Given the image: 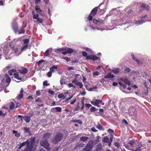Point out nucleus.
I'll return each instance as SVG.
<instances>
[{
	"instance_id": "3c124183",
	"label": "nucleus",
	"mask_w": 151,
	"mask_h": 151,
	"mask_svg": "<svg viewBox=\"0 0 151 151\" xmlns=\"http://www.w3.org/2000/svg\"><path fill=\"white\" fill-rule=\"evenodd\" d=\"M79 103H78L77 105L76 106V107L75 108L74 110L75 111H78L79 110L80 107L79 106Z\"/></svg>"
},
{
	"instance_id": "37998d69",
	"label": "nucleus",
	"mask_w": 151,
	"mask_h": 151,
	"mask_svg": "<svg viewBox=\"0 0 151 151\" xmlns=\"http://www.w3.org/2000/svg\"><path fill=\"white\" fill-rule=\"evenodd\" d=\"M125 147L128 149V150H131V151H133L134 149L132 148H130V146L127 145H124Z\"/></svg>"
},
{
	"instance_id": "2eb2a0df",
	"label": "nucleus",
	"mask_w": 151,
	"mask_h": 151,
	"mask_svg": "<svg viewBox=\"0 0 151 151\" xmlns=\"http://www.w3.org/2000/svg\"><path fill=\"white\" fill-rule=\"evenodd\" d=\"M24 92V90L22 88L21 89L19 93V94L18 95L17 99H22L23 96V93Z\"/></svg>"
},
{
	"instance_id": "e433bc0d",
	"label": "nucleus",
	"mask_w": 151,
	"mask_h": 151,
	"mask_svg": "<svg viewBox=\"0 0 151 151\" xmlns=\"http://www.w3.org/2000/svg\"><path fill=\"white\" fill-rule=\"evenodd\" d=\"M131 71V69L127 67H125L124 70V73H127L130 72Z\"/></svg>"
},
{
	"instance_id": "20e7f679",
	"label": "nucleus",
	"mask_w": 151,
	"mask_h": 151,
	"mask_svg": "<svg viewBox=\"0 0 151 151\" xmlns=\"http://www.w3.org/2000/svg\"><path fill=\"white\" fill-rule=\"evenodd\" d=\"M29 39L26 38L23 40L24 45L21 48V50L23 51L26 50L28 46V43L29 42Z\"/></svg>"
},
{
	"instance_id": "c756f323",
	"label": "nucleus",
	"mask_w": 151,
	"mask_h": 151,
	"mask_svg": "<svg viewBox=\"0 0 151 151\" xmlns=\"http://www.w3.org/2000/svg\"><path fill=\"white\" fill-rule=\"evenodd\" d=\"M89 138L88 137H82L80 138V140L81 141H83V142H85V141L87 140Z\"/></svg>"
},
{
	"instance_id": "4be33fe9",
	"label": "nucleus",
	"mask_w": 151,
	"mask_h": 151,
	"mask_svg": "<svg viewBox=\"0 0 151 151\" xmlns=\"http://www.w3.org/2000/svg\"><path fill=\"white\" fill-rule=\"evenodd\" d=\"M35 9L37 11V13L41 15H42V11L40 9V8L38 5H37L35 6Z\"/></svg>"
},
{
	"instance_id": "9b49d317",
	"label": "nucleus",
	"mask_w": 151,
	"mask_h": 151,
	"mask_svg": "<svg viewBox=\"0 0 151 151\" xmlns=\"http://www.w3.org/2000/svg\"><path fill=\"white\" fill-rule=\"evenodd\" d=\"M26 27V25L25 24L24 25L22 26V27H21L20 29L19 30H18L17 33L18 34H24L25 32V30L24 29Z\"/></svg>"
},
{
	"instance_id": "79ce46f5",
	"label": "nucleus",
	"mask_w": 151,
	"mask_h": 151,
	"mask_svg": "<svg viewBox=\"0 0 151 151\" xmlns=\"http://www.w3.org/2000/svg\"><path fill=\"white\" fill-rule=\"evenodd\" d=\"M108 131L109 133L111 134V135H112L114 134V131L112 129H109L108 130Z\"/></svg>"
},
{
	"instance_id": "72a5a7b5",
	"label": "nucleus",
	"mask_w": 151,
	"mask_h": 151,
	"mask_svg": "<svg viewBox=\"0 0 151 151\" xmlns=\"http://www.w3.org/2000/svg\"><path fill=\"white\" fill-rule=\"evenodd\" d=\"M66 50V47H64L61 48L57 49L56 50L60 52L65 51Z\"/></svg>"
},
{
	"instance_id": "1a4fd4ad",
	"label": "nucleus",
	"mask_w": 151,
	"mask_h": 151,
	"mask_svg": "<svg viewBox=\"0 0 151 151\" xmlns=\"http://www.w3.org/2000/svg\"><path fill=\"white\" fill-rule=\"evenodd\" d=\"M12 28L15 33H17L18 32V25L15 22L12 24Z\"/></svg>"
},
{
	"instance_id": "c9c22d12",
	"label": "nucleus",
	"mask_w": 151,
	"mask_h": 151,
	"mask_svg": "<svg viewBox=\"0 0 151 151\" xmlns=\"http://www.w3.org/2000/svg\"><path fill=\"white\" fill-rule=\"evenodd\" d=\"M43 22V19L40 18H39L37 19V22L39 24H42Z\"/></svg>"
},
{
	"instance_id": "09e8293b",
	"label": "nucleus",
	"mask_w": 151,
	"mask_h": 151,
	"mask_svg": "<svg viewBox=\"0 0 151 151\" xmlns=\"http://www.w3.org/2000/svg\"><path fill=\"white\" fill-rule=\"evenodd\" d=\"M24 130L27 133H30L29 128L25 127L24 128Z\"/></svg>"
},
{
	"instance_id": "0eeeda50",
	"label": "nucleus",
	"mask_w": 151,
	"mask_h": 151,
	"mask_svg": "<svg viewBox=\"0 0 151 151\" xmlns=\"http://www.w3.org/2000/svg\"><path fill=\"white\" fill-rule=\"evenodd\" d=\"M93 146V140H91L89 141L85 147L91 150Z\"/></svg>"
},
{
	"instance_id": "5701e85b",
	"label": "nucleus",
	"mask_w": 151,
	"mask_h": 151,
	"mask_svg": "<svg viewBox=\"0 0 151 151\" xmlns=\"http://www.w3.org/2000/svg\"><path fill=\"white\" fill-rule=\"evenodd\" d=\"M4 76L6 78V83H8V84H9L11 81V78L6 73L5 74Z\"/></svg>"
},
{
	"instance_id": "6e6d98bb",
	"label": "nucleus",
	"mask_w": 151,
	"mask_h": 151,
	"mask_svg": "<svg viewBox=\"0 0 151 151\" xmlns=\"http://www.w3.org/2000/svg\"><path fill=\"white\" fill-rule=\"evenodd\" d=\"M73 97V96L72 95L71 96H70L68 98H66L65 99V101L66 102H68L70 99Z\"/></svg>"
},
{
	"instance_id": "6e6552de",
	"label": "nucleus",
	"mask_w": 151,
	"mask_h": 151,
	"mask_svg": "<svg viewBox=\"0 0 151 151\" xmlns=\"http://www.w3.org/2000/svg\"><path fill=\"white\" fill-rule=\"evenodd\" d=\"M128 144L129 145L130 148H132L134 149H135L136 147V144L134 140H132L128 142Z\"/></svg>"
},
{
	"instance_id": "393cba45",
	"label": "nucleus",
	"mask_w": 151,
	"mask_h": 151,
	"mask_svg": "<svg viewBox=\"0 0 151 151\" xmlns=\"http://www.w3.org/2000/svg\"><path fill=\"white\" fill-rule=\"evenodd\" d=\"M114 77V76L111 73H109L107 74L106 76H104V78H113Z\"/></svg>"
},
{
	"instance_id": "4d7b16f0",
	"label": "nucleus",
	"mask_w": 151,
	"mask_h": 151,
	"mask_svg": "<svg viewBox=\"0 0 151 151\" xmlns=\"http://www.w3.org/2000/svg\"><path fill=\"white\" fill-rule=\"evenodd\" d=\"M97 88V86H94L93 87H91L89 88H88V90L89 91H92L93 89H96Z\"/></svg>"
},
{
	"instance_id": "69168bd1",
	"label": "nucleus",
	"mask_w": 151,
	"mask_h": 151,
	"mask_svg": "<svg viewBox=\"0 0 151 151\" xmlns=\"http://www.w3.org/2000/svg\"><path fill=\"white\" fill-rule=\"evenodd\" d=\"M82 151H91V150L85 147L83 150Z\"/></svg>"
},
{
	"instance_id": "8fccbe9b",
	"label": "nucleus",
	"mask_w": 151,
	"mask_h": 151,
	"mask_svg": "<svg viewBox=\"0 0 151 151\" xmlns=\"http://www.w3.org/2000/svg\"><path fill=\"white\" fill-rule=\"evenodd\" d=\"M39 16V15L38 14H34L33 15V18L34 19H38L39 17H38Z\"/></svg>"
},
{
	"instance_id": "423d86ee",
	"label": "nucleus",
	"mask_w": 151,
	"mask_h": 151,
	"mask_svg": "<svg viewBox=\"0 0 151 151\" xmlns=\"http://www.w3.org/2000/svg\"><path fill=\"white\" fill-rule=\"evenodd\" d=\"M143 9H145L147 11H148L150 10V7L148 5L143 4L141 6L140 11H142Z\"/></svg>"
},
{
	"instance_id": "f03ea898",
	"label": "nucleus",
	"mask_w": 151,
	"mask_h": 151,
	"mask_svg": "<svg viewBox=\"0 0 151 151\" xmlns=\"http://www.w3.org/2000/svg\"><path fill=\"white\" fill-rule=\"evenodd\" d=\"M63 134L60 132L57 133L52 139V142L54 144H58L63 139Z\"/></svg>"
},
{
	"instance_id": "473e14b6",
	"label": "nucleus",
	"mask_w": 151,
	"mask_h": 151,
	"mask_svg": "<svg viewBox=\"0 0 151 151\" xmlns=\"http://www.w3.org/2000/svg\"><path fill=\"white\" fill-rule=\"evenodd\" d=\"M112 72L116 74H117L119 73V68H115L112 70Z\"/></svg>"
},
{
	"instance_id": "052dcab7",
	"label": "nucleus",
	"mask_w": 151,
	"mask_h": 151,
	"mask_svg": "<svg viewBox=\"0 0 151 151\" xmlns=\"http://www.w3.org/2000/svg\"><path fill=\"white\" fill-rule=\"evenodd\" d=\"M5 114L3 112L1 111H0V116L3 117H4L5 116Z\"/></svg>"
},
{
	"instance_id": "a878e982",
	"label": "nucleus",
	"mask_w": 151,
	"mask_h": 151,
	"mask_svg": "<svg viewBox=\"0 0 151 151\" xmlns=\"http://www.w3.org/2000/svg\"><path fill=\"white\" fill-rule=\"evenodd\" d=\"M131 56L132 57V58L133 60L135 61L136 62H137L138 64H139L140 63V61L136 58L135 57L134 55V54H132L131 55Z\"/></svg>"
},
{
	"instance_id": "9d476101",
	"label": "nucleus",
	"mask_w": 151,
	"mask_h": 151,
	"mask_svg": "<svg viewBox=\"0 0 151 151\" xmlns=\"http://www.w3.org/2000/svg\"><path fill=\"white\" fill-rule=\"evenodd\" d=\"M19 71L21 74L25 75L28 72V70L27 69V68L23 67L21 69L19 70Z\"/></svg>"
},
{
	"instance_id": "f3484780",
	"label": "nucleus",
	"mask_w": 151,
	"mask_h": 151,
	"mask_svg": "<svg viewBox=\"0 0 151 151\" xmlns=\"http://www.w3.org/2000/svg\"><path fill=\"white\" fill-rule=\"evenodd\" d=\"M102 149V144L101 143H99L96 146L95 151H101Z\"/></svg>"
},
{
	"instance_id": "39448f33",
	"label": "nucleus",
	"mask_w": 151,
	"mask_h": 151,
	"mask_svg": "<svg viewBox=\"0 0 151 151\" xmlns=\"http://www.w3.org/2000/svg\"><path fill=\"white\" fill-rule=\"evenodd\" d=\"M91 103L93 105L97 106L98 107H100V106L99 105L101 104L102 105H104V104L103 102L101 100L96 99L95 101H91Z\"/></svg>"
},
{
	"instance_id": "0e129e2a",
	"label": "nucleus",
	"mask_w": 151,
	"mask_h": 151,
	"mask_svg": "<svg viewBox=\"0 0 151 151\" xmlns=\"http://www.w3.org/2000/svg\"><path fill=\"white\" fill-rule=\"evenodd\" d=\"M45 62V60H39L38 62V65H40L42 63Z\"/></svg>"
},
{
	"instance_id": "aec40b11",
	"label": "nucleus",
	"mask_w": 151,
	"mask_h": 151,
	"mask_svg": "<svg viewBox=\"0 0 151 151\" xmlns=\"http://www.w3.org/2000/svg\"><path fill=\"white\" fill-rule=\"evenodd\" d=\"M121 80L124 82V83L127 85H128L129 86L131 85L130 82L126 78H121Z\"/></svg>"
},
{
	"instance_id": "4468645a",
	"label": "nucleus",
	"mask_w": 151,
	"mask_h": 151,
	"mask_svg": "<svg viewBox=\"0 0 151 151\" xmlns=\"http://www.w3.org/2000/svg\"><path fill=\"white\" fill-rule=\"evenodd\" d=\"M51 135V133H47L44 134L42 137V139L47 140V139L50 137Z\"/></svg>"
},
{
	"instance_id": "cd10ccee",
	"label": "nucleus",
	"mask_w": 151,
	"mask_h": 151,
	"mask_svg": "<svg viewBox=\"0 0 151 151\" xmlns=\"http://www.w3.org/2000/svg\"><path fill=\"white\" fill-rule=\"evenodd\" d=\"M14 77L19 80H21L22 79V78L19 77V75L17 73H14Z\"/></svg>"
},
{
	"instance_id": "bb28decb",
	"label": "nucleus",
	"mask_w": 151,
	"mask_h": 151,
	"mask_svg": "<svg viewBox=\"0 0 151 151\" xmlns=\"http://www.w3.org/2000/svg\"><path fill=\"white\" fill-rule=\"evenodd\" d=\"M58 68V66L57 65H54L50 68V71L51 73L54 72V69H57Z\"/></svg>"
},
{
	"instance_id": "7c9ffc66",
	"label": "nucleus",
	"mask_w": 151,
	"mask_h": 151,
	"mask_svg": "<svg viewBox=\"0 0 151 151\" xmlns=\"http://www.w3.org/2000/svg\"><path fill=\"white\" fill-rule=\"evenodd\" d=\"M8 85L9 84H8L7 85L5 83V82H4V81L3 82V80H2L0 84V85L1 86L3 87L4 88L7 87Z\"/></svg>"
},
{
	"instance_id": "13d9d810",
	"label": "nucleus",
	"mask_w": 151,
	"mask_h": 151,
	"mask_svg": "<svg viewBox=\"0 0 151 151\" xmlns=\"http://www.w3.org/2000/svg\"><path fill=\"white\" fill-rule=\"evenodd\" d=\"M78 82V81H77V78H75L72 81V82L75 84L76 83H77Z\"/></svg>"
},
{
	"instance_id": "5fc2aeb1",
	"label": "nucleus",
	"mask_w": 151,
	"mask_h": 151,
	"mask_svg": "<svg viewBox=\"0 0 151 151\" xmlns=\"http://www.w3.org/2000/svg\"><path fill=\"white\" fill-rule=\"evenodd\" d=\"M62 58L66 60L67 62H68L70 60V58H68L67 57H63Z\"/></svg>"
},
{
	"instance_id": "a19ab883",
	"label": "nucleus",
	"mask_w": 151,
	"mask_h": 151,
	"mask_svg": "<svg viewBox=\"0 0 151 151\" xmlns=\"http://www.w3.org/2000/svg\"><path fill=\"white\" fill-rule=\"evenodd\" d=\"M58 97L59 98H63L64 99L66 97V96H65L63 94L60 93L58 95Z\"/></svg>"
},
{
	"instance_id": "b1692460",
	"label": "nucleus",
	"mask_w": 151,
	"mask_h": 151,
	"mask_svg": "<svg viewBox=\"0 0 151 151\" xmlns=\"http://www.w3.org/2000/svg\"><path fill=\"white\" fill-rule=\"evenodd\" d=\"M135 110V109L134 107L132 108L129 109V115L131 116L133 115Z\"/></svg>"
},
{
	"instance_id": "412c9836",
	"label": "nucleus",
	"mask_w": 151,
	"mask_h": 151,
	"mask_svg": "<svg viewBox=\"0 0 151 151\" xmlns=\"http://www.w3.org/2000/svg\"><path fill=\"white\" fill-rule=\"evenodd\" d=\"M109 137L106 136L103 137L102 139V142L104 143H108L109 146Z\"/></svg>"
},
{
	"instance_id": "ea45409f",
	"label": "nucleus",
	"mask_w": 151,
	"mask_h": 151,
	"mask_svg": "<svg viewBox=\"0 0 151 151\" xmlns=\"http://www.w3.org/2000/svg\"><path fill=\"white\" fill-rule=\"evenodd\" d=\"M50 52V50L48 49L45 51L44 53V56L46 57L47 56L49 55V54Z\"/></svg>"
},
{
	"instance_id": "2f4dec72",
	"label": "nucleus",
	"mask_w": 151,
	"mask_h": 151,
	"mask_svg": "<svg viewBox=\"0 0 151 151\" xmlns=\"http://www.w3.org/2000/svg\"><path fill=\"white\" fill-rule=\"evenodd\" d=\"M15 105L14 103L13 102L11 103L9 106V110H12L14 108Z\"/></svg>"
},
{
	"instance_id": "864d4df0",
	"label": "nucleus",
	"mask_w": 151,
	"mask_h": 151,
	"mask_svg": "<svg viewBox=\"0 0 151 151\" xmlns=\"http://www.w3.org/2000/svg\"><path fill=\"white\" fill-rule=\"evenodd\" d=\"M114 145L116 147L119 148L120 146V144L119 142H116L114 143Z\"/></svg>"
},
{
	"instance_id": "49530a36",
	"label": "nucleus",
	"mask_w": 151,
	"mask_h": 151,
	"mask_svg": "<svg viewBox=\"0 0 151 151\" xmlns=\"http://www.w3.org/2000/svg\"><path fill=\"white\" fill-rule=\"evenodd\" d=\"M91 107L90 109V111L91 112H94L96 110L95 107L92 106Z\"/></svg>"
},
{
	"instance_id": "4c0bfd02",
	"label": "nucleus",
	"mask_w": 151,
	"mask_h": 151,
	"mask_svg": "<svg viewBox=\"0 0 151 151\" xmlns=\"http://www.w3.org/2000/svg\"><path fill=\"white\" fill-rule=\"evenodd\" d=\"M73 51V49L69 47L67 49V52L68 54H70L72 53Z\"/></svg>"
},
{
	"instance_id": "f257e3e1",
	"label": "nucleus",
	"mask_w": 151,
	"mask_h": 151,
	"mask_svg": "<svg viewBox=\"0 0 151 151\" xmlns=\"http://www.w3.org/2000/svg\"><path fill=\"white\" fill-rule=\"evenodd\" d=\"M35 138L34 137H32L30 138V141L28 139L26 140V141L23 142L20 144L18 149H20L22 147L24 146L25 145L26 147L25 150H23L26 151H32V149L33 148V147L35 143Z\"/></svg>"
},
{
	"instance_id": "ddd939ff",
	"label": "nucleus",
	"mask_w": 151,
	"mask_h": 151,
	"mask_svg": "<svg viewBox=\"0 0 151 151\" xmlns=\"http://www.w3.org/2000/svg\"><path fill=\"white\" fill-rule=\"evenodd\" d=\"M93 23L95 24H97L98 23L102 24H104L103 21L101 19H93Z\"/></svg>"
},
{
	"instance_id": "a211bd4d",
	"label": "nucleus",
	"mask_w": 151,
	"mask_h": 151,
	"mask_svg": "<svg viewBox=\"0 0 151 151\" xmlns=\"http://www.w3.org/2000/svg\"><path fill=\"white\" fill-rule=\"evenodd\" d=\"M23 118L26 123H29L30 121V116H23Z\"/></svg>"
},
{
	"instance_id": "dca6fc26",
	"label": "nucleus",
	"mask_w": 151,
	"mask_h": 151,
	"mask_svg": "<svg viewBox=\"0 0 151 151\" xmlns=\"http://www.w3.org/2000/svg\"><path fill=\"white\" fill-rule=\"evenodd\" d=\"M142 146L144 147V146H143V145L141 142L137 145L136 148H135V149H134V150L133 151H140L141 150V148Z\"/></svg>"
},
{
	"instance_id": "774afa93",
	"label": "nucleus",
	"mask_w": 151,
	"mask_h": 151,
	"mask_svg": "<svg viewBox=\"0 0 151 151\" xmlns=\"http://www.w3.org/2000/svg\"><path fill=\"white\" fill-rule=\"evenodd\" d=\"M82 55L83 56H84L85 57H86H86L87 56V53L86 52H84V51L82 52Z\"/></svg>"
},
{
	"instance_id": "338daca9",
	"label": "nucleus",
	"mask_w": 151,
	"mask_h": 151,
	"mask_svg": "<svg viewBox=\"0 0 151 151\" xmlns=\"http://www.w3.org/2000/svg\"><path fill=\"white\" fill-rule=\"evenodd\" d=\"M35 101L36 102H42V100L40 99L39 97H38L37 99L35 100Z\"/></svg>"
},
{
	"instance_id": "e2e57ef3",
	"label": "nucleus",
	"mask_w": 151,
	"mask_h": 151,
	"mask_svg": "<svg viewBox=\"0 0 151 151\" xmlns=\"http://www.w3.org/2000/svg\"><path fill=\"white\" fill-rule=\"evenodd\" d=\"M68 86L69 88L73 87V88H76V87L73 86L71 83H69L68 85Z\"/></svg>"
},
{
	"instance_id": "7ed1b4c3",
	"label": "nucleus",
	"mask_w": 151,
	"mask_h": 151,
	"mask_svg": "<svg viewBox=\"0 0 151 151\" xmlns=\"http://www.w3.org/2000/svg\"><path fill=\"white\" fill-rule=\"evenodd\" d=\"M40 144L42 146L46 148L47 150H50V148L49 147V144L47 140L43 139L42 141L40 142Z\"/></svg>"
},
{
	"instance_id": "f8f14e48",
	"label": "nucleus",
	"mask_w": 151,
	"mask_h": 151,
	"mask_svg": "<svg viewBox=\"0 0 151 151\" xmlns=\"http://www.w3.org/2000/svg\"><path fill=\"white\" fill-rule=\"evenodd\" d=\"M98 7H97L93 8L91 11L90 12L91 15L94 16L97 14L98 10Z\"/></svg>"
},
{
	"instance_id": "f704fd0d",
	"label": "nucleus",
	"mask_w": 151,
	"mask_h": 151,
	"mask_svg": "<svg viewBox=\"0 0 151 151\" xmlns=\"http://www.w3.org/2000/svg\"><path fill=\"white\" fill-rule=\"evenodd\" d=\"M76 86H78L80 88H81L83 86V85L81 82H78L75 84Z\"/></svg>"
},
{
	"instance_id": "58836bf2",
	"label": "nucleus",
	"mask_w": 151,
	"mask_h": 151,
	"mask_svg": "<svg viewBox=\"0 0 151 151\" xmlns=\"http://www.w3.org/2000/svg\"><path fill=\"white\" fill-rule=\"evenodd\" d=\"M54 109H56V112H60L62 111V109L60 107H57L55 108Z\"/></svg>"
},
{
	"instance_id": "603ef678",
	"label": "nucleus",
	"mask_w": 151,
	"mask_h": 151,
	"mask_svg": "<svg viewBox=\"0 0 151 151\" xmlns=\"http://www.w3.org/2000/svg\"><path fill=\"white\" fill-rule=\"evenodd\" d=\"M60 83L62 85L64 84H65V81L63 78L61 79L60 81Z\"/></svg>"
},
{
	"instance_id": "de8ad7c7",
	"label": "nucleus",
	"mask_w": 151,
	"mask_h": 151,
	"mask_svg": "<svg viewBox=\"0 0 151 151\" xmlns=\"http://www.w3.org/2000/svg\"><path fill=\"white\" fill-rule=\"evenodd\" d=\"M93 16L92 15H91L90 14L89 15L88 17V20L90 22L93 19Z\"/></svg>"
},
{
	"instance_id": "6ab92c4d",
	"label": "nucleus",
	"mask_w": 151,
	"mask_h": 151,
	"mask_svg": "<svg viewBox=\"0 0 151 151\" xmlns=\"http://www.w3.org/2000/svg\"><path fill=\"white\" fill-rule=\"evenodd\" d=\"M96 127L99 130L103 131L105 130L104 128L99 123L96 125Z\"/></svg>"
},
{
	"instance_id": "c85d7f7f",
	"label": "nucleus",
	"mask_w": 151,
	"mask_h": 151,
	"mask_svg": "<svg viewBox=\"0 0 151 151\" xmlns=\"http://www.w3.org/2000/svg\"><path fill=\"white\" fill-rule=\"evenodd\" d=\"M16 71V70L15 69H13L12 70H9L8 71V73L11 76L13 75V74Z\"/></svg>"
},
{
	"instance_id": "a18cd8bd",
	"label": "nucleus",
	"mask_w": 151,
	"mask_h": 151,
	"mask_svg": "<svg viewBox=\"0 0 151 151\" xmlns=\"http://www.w3.org/2000/svg\"><path fill=\"white\" fill-rule=\"evenodd\" d=\"M111 137H110V139H109V146H110L111 145V142L112 141L113 139V135H111Z\"/></svg>"
},
{
	"instance_id": "680f3d73",
	"label": "nucleus",
	"mask_w": 151,
	"mask_h": 151,
	"mask_svg": "<svg viewBox=\"0 0 151 151\" xmlns=\"http://www.w3.org/2000/svg\"><path fill=\"white\" fill-rule=\"evenodd\" d=\"M91 130L92 132H98V130L97 129H96L94 127L91 128Z\"/></svg>"
},
{
	"instance_id": "bf43d9fd",
	"label": "nucleus",
	"mask_w": 151,
	"mask_h": 151,
	"mask_svg": "<svg viewBox=\"0 0 151 151\" xmlns=\"http://www.w3.org/2000/svg\"><path fill=\"white\" fill-rule=\"evenodd\" d=\"M93 76H98L99 75V73L98 71L93 72Z\"/></svg>"
},
{
	"instance_id": "c03bdc74",
	"label": "nucleus",
	"mask_w": 151,
	"mask_h": 151,
	"mask_svg": "<svg viewBox=\"0 0 151 151\" xmlns=\"http://www.w3.org/2000/svg\"><path fill=\"white\" fill-rule=\"evenodd\" d=\"M99 58L95 55H92L91 60H98Z\"/></svg>"
}]
</instances>
